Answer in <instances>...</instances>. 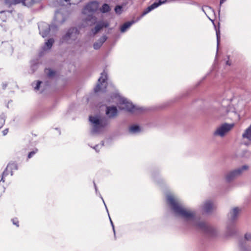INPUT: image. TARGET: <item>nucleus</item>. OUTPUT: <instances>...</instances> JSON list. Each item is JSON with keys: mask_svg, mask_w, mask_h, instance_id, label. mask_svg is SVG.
I'll return each mask as SVG.
<instances>
[{"mask_svg": "<svg viewBox=\"0 0 251 251\" xmlns=\"http://www.w3.org/2000/svg\"><path fill=\"white\" fill-rule=\"evenodd\" d=\"M64 21H65V20H63L62 21L61 23H64Z\"/></svg>", "mask_w": 251, "mask_h": 251, "instance_id": "56", "label": "nucleus"}, {"mask_svg": "<svg viewBox=\"0 0 251 251\" xmlns=\"http://www.w3.org/2000/svg\"><path fill=\"white\" fill-rule=\"evenodd\" d=\"M8 132V129L6 128L3 130L2 133L4 136L6 135Z\"/></svg>", "mask_w": 251, "mask_h": 251, "instance_id": "47", "label": "nucleus"}, {"mask_svg": "<svg viewBox=\"0 0 251 251\" xmlns=\"http://www.w3.org/2000/svg\"><path fill=\"white\" fill-rule=\"evenodd\" d=\"M111 10V8L109 4L107 3H104L101 7L100 8V11L102 13H105L109 12Z\"/></svg>", "mask_w": 251, "mask_h": 251, "instance_id": "25", "label": "nucleus"}, {"mask_svg": "<svg viewBox=\"0 0 251 251\" xmlns=\"http://www.w3.org/2000/svg\"><path fill=\"white\" fill-rule=\"evenodd\" d=\"M2 181L3 182L4 181V179L1 176H0V182Z\"/></svg>", "mask_w": 251, "mask_h": 251, "instance_id": "51", "label": "nucleus"}, {"mask_svg": "<svg viewBox=\"0 0 251 251\" xmlns=\"http://www.w3.org/2000/svg\"><path fill=\"white\" fill-rule=\"evenodd\" d=\"M42 83V82L40 80H38L36 81V86L34 87V89L35 90H39Z\"/></svg>", "mask_w": 251, "mask_h": 251, "instance_id": "40", "label": "nucleus"}, {"mask_svg": "<svg viewBox=\"0 0 251 251\" xmlns=\"http://www.w3.org/2000/svg\"><path fill=\"white\" fill-rule=\"evenodd\" d=\"M160 6V4H159L158 2L157 1H155L152 4H151L150 6L152 7V10L154 9L155 8L158 7Z\"/></svg>", "mask_w": 251, "mask_h": 251, "instance_id": "39", "label": "nucleus"}, {"mask_svg": "<svg viewBox=\"0 0 251 251\" xmlns=\"http://www.w3.org/2000/svg\"><path fill=\"white\" fill-rule=\"evenodd\" d=\"M233 126V124L224 123L217 128L214 132V135L223 137Z\"/></svg>", "mask_w": 251, "mask_h": 251, "instance_id": "7", "label": "nucleus"}, {"mask_svg": "<svg viewBox=\"0 0 251 251\" xmlns=\"http://www.w3.org/2000/svg\"><path fill=\"white\" fill-rule=\"evenodd\" d=\"M5 123L4 115H1L0 116V128L2 127Z\"/></svg>", "mask_w": 251, "mask_h": 251, "instance_id": "36", "label": "nucleus"}, {"mask_svg": "<svg viewBox=\"0 0 251 251\" xmlns=\"http://www.w3.org/2000/svg\"><path fill=\"white\" fill-rule=\"evenodd\" d=\"M9 172V171H8V169H7V168L6 167V168L5 169V170H4L1 175V176L3 179L5 176H6L8 175Z\"/></svg>", "mask_w": 251, "mask_h": 251, "instance_id": "41", "label": "nucleus"}, {"mask_svg": "<svg viewBox=\"0 0 251 251\" xmlns=\"http://www.w3.org/2000/svg\"><path fill=\"white\" fill-rule=\"evenodd\" d=\"M107 39L106 35H103L98 41L102 45Z\"/></svg>", "mask_w": 251, "mask_h": 251, "instance_id": "35", "label": "nucleus"}, {"mask_svg": "<svg viewBox=\"0 0 251 251\" xmlns=\"http://www.w3.org/2000/svg\"><path fill=\"white\" fill-rule=\"evenodd\" d=\"M118 110L115 105L106 106L105 114L107 117L99 115L90 116L89 120L92 125L91 133L97 134L102 132L109 124V119H114L118 115Z\"/></svg>", "mask_w": 251, "mask_h": 251, "instance_id": "2", "label": "nucleus"}, {"mask_svg": "<svg viewBox=\"0 0 251 251\" xmlns=\"http://www.w3.org/2000/svg\"><path fill=\"white\" fill-rule=\"evenodd\" d=\"M152 7H151L150 6H148L144 10V11L143 12L142 14H141V15L140 16V17H139L136 20H138V21L139 20H140L143 16H144L145 15H146V14H147L148 13H149L150 12H151V11H152Z\"/></svg>", "mask_w": 251, "mask_h": 251, "instance_id": "27", "label": "nucleus"}, {"mask_svg": "<svg viewBox=\"0 0 251 251\" xmlns=\"http://www.w3.org/2000/svg\"><path fill=\"white\" fill-rule=\"evenodd\" d=\"M152 7H151L150 6H148L144 10V11L143 12L142 14H141V15L140 16V17H139L136 20H138V21L139 20H140L143 16H144L145 15H146V14H147L148 13H149L150 12H151V11H152Z\"/></svg>", "mask_w": 251, "mask_h": 251, "instance_id": "29", "label": "nucleus"}, {"mask_svg": "<svg viewBox=\"0 0 251 251\" xmlns=\"http://www.w3.org/2000/svg\"><path fill=\"white\" fill-rule=\"evenodd\" d=\"M152 7H151L150 6H148L144 10V11L143 12L142 14H141V15L140 16V17H139L136 20H138V21L139 20H140L143 16H144L145 15H146V14H147L148 13H149L150 12H151V11H152Z\"/></svg>", "mask_w": 251, "mask_h": 251, "instance_id": "28", "label": "nucleus"}, {"mask_svg": "<svg viewBox=\"0 0 251 251\" xmlns=\"http://www.w3.org/2000/svg\"><path fill=\"white\" fill-rule=\"evenodd\" d=\"M216 33L217 37V49L218 48V46L220 43V30L219 27L218 29L216 28Z\"/></svg>", "mask_w": 251, "mask_h": 251, "instance_id": "32", "label": "nucleus"}, {"mask_svg": "<svg viewBox=\"0 0 251 251\" xmlns=\"http://www.w3.org/2000/svg\"><path fill=\"white\" fill-rule=\"evenodd\" d=\"M6 168L8 169V171H10L11 176H12L13 175L14 171L18 169V166L16 162L11 161L8 164Z\"/></svg>", "mask_w": 251, "mask_h": 251, "instance_id": "18", "label": "nucleus"}, {"mask_svg": "<svg viewBox=\"0 0 251 251\" xmlns=\"http://www.w3.org/2000/svg\"><path fill=\"white\" fill-rule=\"evenodd\" d=\"M79 30L76 27H71L67 29L60 39L61 44H72L77 39Z\"/></svg>", "mask_w": 251, "mask_h": 251, "instance_id": "3", "label": "nucleus"}, {"mask_svg": "<svg viewBox=\"0 0 251 251\" xmlns=\"http://www.w3.org/2000/svg\"><path fill=\"white\" fill-rule=\"evenodd\" d=\"M247 241L251 242V233L247 232L244 234L243 238L239 240V249L240 251H251V247L248 244Z\"/></svg>", "mask_w": 251, "mask_h": 251, "instance_id": "6", "label": "nucleus"}, {"mask_svg": "<svg viewBox=\"0 0 251 251\" xmlns=\"http://www.w3.org/2000/svg\"><path fill=\"white\" fill-rule=\"evenodd\" d=\"M39 63L36 60L31 62L30 70L31 73H34L38 68Z\"/></svg>", "mask_w": 251, "mask_h": 251, "instance_id": "23", "label": "nucleus"}, {"mask_svg": "<svg viewBox=\"0 0 251 251\" xmlns=\"http://www.w3.org/2000/svg\"><path fill=\"white\" fill-rule=\"evenodd\" d=\"M35 2V0H20V3L27 7L31 6Z\"/></svg>", "mask_w": 251, "mask_h": 251, "instance_id": "24", "label": "nucleus"}, {"mask_svg": "<svg viewBox=\"0 0 251 251\" xmlns=\"http://www.w3.org/2000/svg\"><path fill=\"white\" fill-rule=\"evenodd\" d=\"M160 6V4H159L158 2L157 1H155L152 4H151L150 6L152 7V10L154 9L155 8L158 7Z\"/></svg>", "mask_w": 251, "mask_h": 251, "instance_id": "38", "label": "nucleus"}, {"mask_svg": "<svg viewBox=\"0 0 251 251\" xmlns=\"http://www.w3.org/2000/svg\"><path fill=\"white\" fill-rule=\"evenodd\" d=\"M226 0H220V6L221 7V5L226 1Z\"/></svg>", "mask_w": 251, "mask_h": 251, "instance_id": "48", "label": "nucleus"}, {"mask_svg": "<svg viewBox=\"0 0 251 251\" xmlns=\"http://www.w3.org/2000/svg\"><path fill=\"white\" fill-rule=\"evenodd\" d=\"M45 73L49 78H53L56 75V71L50 68L46 69L45 70Z\"/></svg>", "mask_w": 251, "mask_h": 251, "instance_id": "22", "label": "nucleus"}, {"mask_svg": "<svg viewBox=\"0 0 251 251\" xmlns=\"http://www.w3.org/2000/svg\"><path fill=\"white\" fill-rule=\"evenodd\" d=\"M241 211V208L238 207H235L231 209L228 215V222L235 223Z\"/></svg>", "mask_w": 251, "mask_h": 251, "instance_id": "12", "label": "nucleus"}, {"mask_svg": "<svg viewBox=\"0 0 251 251\" xmlns=\"http://www.w3.org/2000/svg\"><path fill=\"white\" fill-rule=\"evenodd\" d=\"M108 26L109 24L108 23L100 22L96 25L94 29L92 30V31L94 32V33L96 34L99 32L103 28L107 27Z\"/></svg>", "mask_w": 251, "mask_h": 251, "instance_id": "17", "label": "nucleus"}, {"mask_svg": "<svg viewBox=\"0 0 251 251\" xmlns=\"http://www.w3.org/2000/svg\"><path fill=\"white\" fill-rule=\"evenodd\" d=\"M138 22V20H131L126 22L120 26V31L121 32H125L133 24Z\"/></svg>", "mask_w": 251, "mask_h": 251, "instance_id": "16", "label": "nucleus"}, {"mask_svg": "<svg viewBox=\"0 0 251 251\" xmlns=\"http://www.w3.org/2000/svg\"><path fill=\"white\" fill-rule=\"evenodd\" d=\"M50 31L52 30L53 31H56L57 30L58 27L56 25H55L54 24H52V25H50Z\"/></svg>", "mask_w": 251, "mask_h": 251, "instance_id": "42", "label": "nucleus"}, {"mask_svg": "<svg viewBox=\"0 0 251 251\" xmlns=\"http://www.w3.org/2000/svg\"><path fill=\"white\" fill-rule=\"evenodd\" d=\"M226 64L227 65L230 66V65H231V63H230V62L229 61H227L226 62Z\"/></svg>", "mask_w": 251, "mask_h": 251, "instance_id": "50", "label": "nucleus"}, {"mask_svg": "<svg viewBox=\"0 0 251 251\" xmlns=\"http://www.w3.org/2000/svg\"><path fill=\"white\" fill-rule=\"evenodd\" d=\"M249 169V166L244 165L240 167L229 172L226 176V181L229 182L234 179L236 177L240 176L242 173Z\"/></svg>", "mask_w": 251, "mask_h": 251, "instance_id": "5", "label": "nucleus"}, {"mask_svg": "<svg viewBox=\"0 0 251 251\" xmlns=\"http://www.w3.org/2000/svg\"><path fill=\"white\" fill-rule=\"evenodd\" d=\"M112 99H113V98H112V96H110V97L108 96L107 98L105 99V100H103V102L109 103L112 102L111 100H112Z\"/></svg>", "mask_w": 251, "mask_h": 251, "instance_id": "44", "label": "nucleus"}, {"mask_svg": "<svg viewBox=\"0 0 251 251\" xmlns=\"http://www.w3.org/2000/svg\"><path fill=\"white\" fill-rule=\"evenodd\" d=\"M42 55H43V51H41V52L39 53V56H40V57H41V56H42Z\"/></svg>", "mask_w": 251, "mask_h": 251, "instance_id": "52", "label": "nucleus"}, {"mask_svg": "<svg viewBox=\"0 0 251 251\" xmlns=\"http://www.w3.org/2000/svg\"><path fill=\"white\" fill-rule=\"evenodd\" d=\"M235 223L228 222L227 223L226 230L225 233L226 237H231L235 235L237 233L235 227Z\"/></svg>", "mask_w": 251, "mask_h": 251, "instance_id": "13", "label": "nucleus"}, {"mask_svg": "<svg viewBox=\"0 0 251 251\" xmlns=\"http://www.w3.org/2000/svg\"><path fill=\"white\" fill-rule=\"evenodd\" d=\"M205 7H206V8H210V7H209V6H205Z\"/></svg>", "mask_w": 251, "mask_h": 251, "instance_id": "55", "label": "nucleus"}, {"mask_svg": "<svg viewBox=\"0 0 251 251\" xmlns=\"http://www.w3.org/2000/svg\"><path fill=\"white\" fill-rule=\"evenodd\" d=\"M99 147V145H97L94 147V149L96 150V151H98V148Z\"/></svg>", "mask_w": 251, "mask_h": 251, "instance_id": "49", "label": "nucleus"}, {"mask_svg": "<svg viewBox=\"0 0 251 251\" xmlns=\"http://www.w3.org/2000/svg\"><path fill=\"white\" fill-rule=\"evenodd\" d=\"M54 43V40L53 38H51L48 39L45 43V46L43 47V50H50L53 43Z\"/></svg>", "mask_w": 251, "mask_h": 251, "instance_id": "19", "label": "nucleus"}, {"mask_svg": "<svg viewBox=\"0 0 251 251\" xmlns=\"http://www.w3.org/2000/svg\"><path fill=\"white\" fill-rule=\"evenodd\" d=\"M213 209V202L210 200L205 201L202 206V209L206 214H210Z\"/></svg>", "mask_w": 251, "mask_h": 251, "instance_id": "15", "label": "nucleus"}, {"mask_svg": "<svg viewBox=\"0 0 251 251\" xmlns=\"http://www.w3.org/2000/svg\"><path fill=\"white\" fill-rule=\"evenodd\" d=\"M119 102L120 104L125 105V107L123 108V109L133 114L141 113L144 110L143 107L133 104L130 101L124 97L120 98Z\"/></svg>", "mask_w": 251, "mask_h": 251, "instance_id": "4", "label": "nucleus"}, {"mask_svg": "<svg viewBox=\"0 0 251 251\" xmlns=\"http://www.w3.org/2000/svg\"><path fill=\"white\" fill-rule=\"evenodd\" d=\"M141 130L140 126L137 125H133L129 127V132L132 134H135Z\"/></svg>", "mask_w": 251, "mask_h": 251, "instance_id": "20", "label": "nucleus"}, {"mask_svg": "<svg viewBox=\"0 0 251 251\" xmlns=\"http://www.w3.org/2000/svg\"><path fill=\"white\" fill-rule=\"evenodd\" d=\"M5 3L9 7L20 3V0H4Z\"/></svg>", "mask_w": 251, "mask_h": 251, "instance_id": "26", "label": "nucleus"}, {"mask_svg": "<svg viewBox=\"0 0 251 251\" xmlns=\"http://www.w3.org/2000/svg\"><path fill=\"white\" fill-rule=\"evenodd\" d=\"M102 45H101V43L97 41L93 44V48L95 50H98L101 47Z\"/></svg>", "mask_w": 251, "mask_h": 251, "instance_id": "34", "label": "nucleus"}, {"mask_svg": "<svg viewBox=\"0 0 251 251\" xmlns=\"http://www.w3.org/2000/svg\"><path fill=\"white\" fill-rule=\"evenodd\" d=\"M11 222H12L13 224L15 226H16L17 227L19 226V222L18 218H14L11 219Z\"/></svg>", "mask_w": 251, "mask_h": 251, "instance_id": "37", "label": "nucleus"}, {"mask_svg": "<svg viewBox=\"0 0 251 251\" xmlns=\"http://www.w3.org/2000/svg\"><path fill=\"white\" fill-rule=\"evenodd\" d=\"M152 180L157 184L161 185L164 183V179L160 175V171L158 169H155L151 172V174Z\"/></svg>", "mask_w": 251, "mask_h": 251, "instance_id": "11", "label": "nucleus"}, {"mask_svg": "<svg viewBox=\"0 0 251 251\" xmlns=\"http://www.w3.org/2000/svg\"><path fill=\"white\" fill-rule=\"evenodd\" d=\"M3 11H1L0 13H3Z\"/></svg>", "mask_w": 251, "mask_h": 251, "instance_id": "58", "label": "nucleus"}, {"mask_svg": "<svg viewBox=\"0 0 251 251\" xmlns=\"http://www.w3.org/2000/svg\"><path fill=\"white\" fill-rule=\"evenodd\" d=\"M167 0H158L157 1L158 2L160 5L162 4H164L167 2Z\"/></svg>", "mask_w": 251, "mask_h": 251, "instance_id": "45", "label": "nucleus"}, {"mask_svg": "<svg viewBox=\"0 0 251 251\" xmlns=\"http://www.w3.org/2000/svg\"><path fill=\"white\" fill-rule=\"evenodd\" d=\"M244 152H247V151H244Z\"/></svg>", "mask_w": 251, "mask_h": 251, "instance_id": "57", "label": "nucleus"}, {"mask_svg": "<svg viewBox=\"0 0 251 251\" xmlns=\"http://www.w3.org/2000/svg\"><path fill=\"white\" fill-rule=\"evenodd\" d=\"M202 10L203 11V12H204V13H205V11H204V10L203 8H202Z\"/></svg>", "mask_w": 251, "mask_h": 251, "instance_id": "53", "label": "nucleus"}, {"mask_svg": "<svg viewBox=\"0 0 251 251\" xmlns=\"http://www.w3.org/2000/svg\"><path fill=\"white\" fill-rule=\"evenodd\" d=\"M38 28L40 34L45 38L47 37L50 31V25L45 23L41 22L38 25Z\"/></svg>", "mask_w": 251, "mask_h": 251, "instance_id": "9", "label": "nucleus"}, {"mask_svg": "<svg viewBox=\"0 0 251 251\" xmlns=\"http://www.w3.org/2000/svg\"><path fill=\"white\" fill-rule=\"evenodd\" d=\"M7 86V84L6 82H3L2 83V88L3 90H5Z\"/></svg>", "mask_w": 251, "mask_h": 251, "instance_id": "46", "label": "nucleus"}, {"mask_svg": "<svg viewBox=\"0 0 251 251\" xmlns=\"http://www.w3.org/2000/svg\"><path fill=\"white\" fill-rule=\"evenodd\" d=\"M38 151L37 149H35L32 151L29 152L28 154L27 159L31 158L34 154H35Z\"/></svg>", "mask_w": 251, "mask_h": 251, "instance_id": "33", "label": "nucleus"}, {"mask_svg": "<svg viewBox=\"0 0 251 251\" xmlns=\"http://www.w3.org/2000/svg\"><path fill=\"white\" fill-rule=\"evenodd\" d=\"M108 216H109V220H110L111 225V226L112 227V229H113V232H114V237H115V238L116 239V233H115V230L113 222L112 221V220H111V219L110 218V217L109 214H108Z\"/></svg>", "mask_w": 251, "mask_h": 251, "instance_id": "43", "label": "nucleus"}, {"mask_svg": "<svg viewBox=\"0 0 251 251\" xmlns=\"http://www.w3.org/2000/svg\"><path fill=\"white\" fill-rule=\"evenodd\" d=\"M243 138H246L251 141V125L246 129L242 135Z\"/></svg>", "mask_w": 251, "mask_h": 251, "instance_id": "21", "label": "nucleus"}, {"mask_svg": "<svg viewBox=\"0 0 251 251\" xmlns=\"http://www.w3.org/2000/svg\"><path fill=\"white\" fill-rule=\"evenodd\" d=\"M107 78V74L104 71L102 73H101V76L99 78L98 83L96 87L94 88L95 92L97 93L100 91L102 89L101 86L102 85H104V89L106 88V80Z\"/></svg>", "mask_w": 251, "mask_h": 251, "instance_id": "8", "label": "nucleus"}, {"mask_svg": "<svg viewBox=\"0 0 251 251\" xmlns=\"http://www.w3.org/2000/svg\"><path fill=\"white\" fill-rule=\"evenodd\" d=\"M114 10L116 14L120 15L122 13L123 6L120 5H117L115 7Z\"/></svg>", "mask_w": 251, "mask_h": 251, "instance_id": "31", "label": "nucleus"}, {"mask_svg": "<svg viewBox=\"0 0 251 251\" xmlns=\"http://www.w3.org/2000/svg\"><path fill=\"white\" fill-rule=\"evenodd\" d=\"M66 2H68L70 1V0H64Z\"/></svg>", "mask_w": 251, "mask_h": 251, "instance_id": "54", "label": "nucleus"}, {"mask_svg": "<svg viewBox=\"0 0 251 251\" xmlns=\"http://www.w3.org/2000/svg\"><path fill=\"white\" fill-rule=\"evenodd\" d=\"M93 183H94V187H95V191H96V194H98L99 195V196L100 198V199L102 200V201H103V203H104V204L105 205V208L106 209V211H107V213H108V209H107V206H106V205L105 204V202L104 201V200H103V198L102 197L101 194L100 193H98V190L97 185H96V183H95L94 181H93Z\"/></svg>", "mask_w": 251, "mask_h": 251, "instance_id": "30", "label": "nucleus"}, {"mask_svg": "<svg viewBox=\"0 0 251 251\" xmlns=\"http://www.w3.org/2000/svg\"><path fill=\"white\" fill-rule=\"evenodd\" d=\"M232 100L231 98L228 99H223L221 101V107L220 110L222 111V114L228 113L230 111V103Z\"/></svg>", "mask_w": 251, "mask_h": 251, "instance_id": "10", "label": "nucleus"}, {"mask_svg": "<svg viewBox=\"0 0 251 251\" xmlns=\"http://www.w3.org/2000/svg\"><path fill=\"white\" fill-rule=\"evenodd\" d=\"M166 201L176 217L182 219L189 226H193L201 231L206 236L215 237L218 235L217 230L205 222L196 217L194 211L187 210L182 206L179 199L174 194L166 195Z\"/></svg>", "mask_w": 251, "mask_h": 251, "instance_id": "1", "label": "nucleus"}, {"mask_svg": "<svg viewBox=\"0 0 251 251\" xmlns=\"http://www.w3.org/2000/svg\"><path fill=\"white\" fill-rule=\"evenodd\" d=\"M99 8V3L97 1H92L88 3L84 7V9L89 12H95Z\"/></svg>", "mask_w": 251, "mask_h": 251, "instance_id": "14", "label": "nucleus"}]
</instances>
